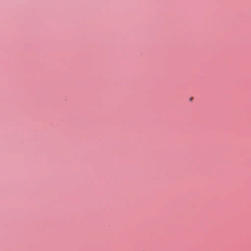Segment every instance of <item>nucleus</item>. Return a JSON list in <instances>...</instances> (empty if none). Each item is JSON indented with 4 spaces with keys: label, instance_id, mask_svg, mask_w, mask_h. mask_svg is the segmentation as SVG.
<instances>
[{
    "label": "nucleus",
    "instance_id": "1",
    "mask_svg": "<svg viewBox=\"0 0 251 251\" xmlns=\"http://www.w3.org/2000/svg\"><path fill=\"white\" fill-rule=\"evenodd\" d=\"M189 100L190 101H192L193 100V97H190L189 98Z\"/></svg>",
    "mask_w": 251,
    "mask_h": 251
}]
</instances>
